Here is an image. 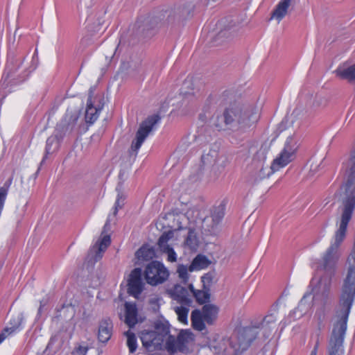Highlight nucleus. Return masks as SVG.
<instances>
[{
	"mask_svg": "<svg viewBox=\"0 0 355 355\" xmlns=\"http://www.w3.org/2000/svg\"><path fill=\"white\" fill-rule=\"evenodd\" d=\"M354 209L355 198L352 197L344 202L339 227L335 232L330 245L322 257L320 267L324 271V275L320 279L319 288L324 297H328L329 295L331 279L336 275L337 264L340 257V246L345 239L347 225Z\"/></svg>",
	"mask_w": 355,
	"mask_h": 355,
	"instance_id": "obj_1",
	"label": "nucleus"
},
{
	"mask_svg": "<svg viewBox=\"0 0 355 355\" xmlns=\"http://www.w3.org/2000/svg\"><path fill=\"white\" fill-rule=\"evenodd\" d=\"M259 119V114L256 107L234 103L225 109L221 116L217 117L214 125L219 130H230L243 133L254 126Z\"/></svg>",
	"mask_w": 355,
	"mask_h": 355,
	"instance_id": "obj_2",
	"label": "nucleus"
},
{
	"mask_svg": "<svg viewBox=\"0 0 355 355\" xmlns=\"http://www.w3.org/2000/svg\"><path fill=\"white\" fill-rule=\"evenodd\" d=\"M348 269L342 287L339 305L336 311V321L332 330L345 333L348 317L355 297V245L347 259Z\"/></svg>",
	"mask_w": 355,
	"mask_h": 355,
	"instance_id": "obj_3",
	"label": "nucleus"
},
{
	"mask_svg": "<svg viewBox=\"0 0 355 355\" xmlns=\"http://www.w3.org/2000/svg\"><path fill=\"white\" fill-rule=\"evenodd\" d=\"M154 330H144L140 339L144 347L150 354H155L163 349V343L170 334L171 325L162 316L154 321Z\"/></svg>",
	"mask_w": 355,
	"mask_h": 355,
	"instance_id": "obj_4",
	"label": "nucleus"
},
{
	"mask_svg": "<svg viewBox=\"0 0 355 355\" xmlns=\"http://www.w3.org/2000/svg\"><path fill=\"white\" fill-rule=\"evenodd\" d=\"M219 308L214 304H205L202 311L194 309L191 314L192 327L197 331H202L206 329V324L214 325L218 318Z\"/></svg>",
	"mask_w": 355,
	"mask_h": 355,
	"instance_id": "obj_5",
	"label": "nucleus"
},
{
	"mask_svg": "<svg viewBox=\"0 0 355 355\" xmlns=\"http://www.w3.org/2000/svg\"><path fill=\"white\" fill-rule=\"evenodd\" d=\"M193 340V334L189 330H181L177 337L169 335L166 340L163 349L168 355H179L180 353L187 354L189 349V343Z\"/></svg>",
	"mask_w": 355,
	"mask_h": 355,
	"instance_id": "obj_6",
	"label": "nucleus"
},
{
	"mask_svg": "<svg viewBox=\"0 0 355 355\" xmlns=\"http://www.w3.org/2000/svg\"><path fill=\"white\" fill-rule=\"evenodd\" d=\"M160 120V116L156 114L148 116L140 123L139 129L136 132V141H133L130 146L129 151L130 156H137L138 150L142 144L149 135L150 132L155 128L156 125L159 123Z\"/></svg>",
	"mask_w": 355,
	"mask_h": 355,
	"instance_id": "obj_7",
	"label": "nucleus"
},
{
	"mask_svg": "<svg viewBox=\"0 0 355 355\" xmlns=\"http://www.w3.org/2000/svg\"><path fill=\"white\" fill-rule=\"evenodd\" d=\"M298 147L297 141L293 136L287 137L283 149L271 164L270 173L279 171L294 160Z\"/></svg>",
	"mask_w": 355,
	"mask_h": 355,
	"instance_id": "obj_8",
	"label": "nucleus"
},
{
	"mask_svg": "<svg viewBox=\"0 0 355 355\" xmlns=\"http://www.w3.org/2000/svg\"><path fill=\"white\" fill-rule=\"evenodd\" d=\"M144 275L147 284L157 286L166 281L169 272L160 261H152L146 265Z\"/></svg>",
	"mask_w": 355,
	"mask_h": 355,
	"instance_id": "obj_9",
	"label": "nucleus"
},
{
	"mask_svg": "<svg viewBox=\"0 0 355 355\" xmlns=\"http://www.w3.org/2000/svg\"><path fill=\"white\" fill-rule=\"evenodd\" d=\"M79 115L78 112L67 110L56 125V137L62 139L66 134L72 132L77 125Z\"/></svg>",
	"mask_w": 355,
	"mask_h": 355,
	"instance_id": "obj_10",
	"label": "nucleus"
},
{
	"mask_svg": "<svg viewBox=\"0 0 355 355\" xmlns=\"http://www.w3.org/2000/svg\"><path fill=\"white\" fill-rule=\"evenodd\" d=\"M141 275L142 270L140 268H135L129 275L127 286L128 293L130 295H132L135 297H138V296L143 291L144 284L142 282Z\"/></svg>",
	"mask_w": 355,
	"mask_h": 355,
	"instance_id": "obj_11",
	"label": "nucleus"
},
{
	"mask_svg": "<svg viewBox=\"0 0 355 355\" xmlns=\"http://www.w3.org/2000/svg\"><path fill=\"white\" fill-rule=\"evenodd\" d=\"M257 334L255 327H246L239 329L237 331L238 348L236 350L241 352L246 350L255 340Z\"/></svg>",
	"mask_w": 355,
	"mask_h": 355,
	"instance_id": "obj_12",
	"label": "nucleus"
},
{
	"mask_svg": "<svg viewBox=\"0 0 355 355\" xmlns=\"http://www.w3.org/2000/svg\"><path fill=\"white\" fill-rule=\"evenodd\" d=\"M158 24L159 20L156 17L148 15L139 17L135 26L138 34L148 37L151 35V31L157 26Z\"/></svg>",
	"mask_w": 355,
	"mask_h": 355,
	"instance_id": "obj_13",
	"label": "nucleus"
},
{
	"mask_svg": "<svg viewBox=\"0 0 355 355\" xmlns=\"http://www.w3.org/2000/svg\"><path fill=\"white\" fill-rule=\"evenodd\" d=\"M345 333L332 330L327 347V355H344L343 343Z\"/></svg>",
	"mask_w": 355,
	"mask_h": 355,
	"instance_id": "obj_14",
	"label": "nucleus"
},
{
	"mask_svg": "<svg viewBox=\"0 0 355 355\" xmlns=\"http://www.w3.org/2000/svg\"><path fill=\"white\" fill-rule=\"evenodd\" d=\"M93 91L89 89V96L87 101V108L85 111V122L89 125L93 124L98 118L102 107H96L92 101Z\"/></svg>",
	"mask_w": 355,
	"mask_h": 355,
	"instance_id": "obj_15",
	"label": "nucleus"
},
{
	"mask_svg": "<svg viewBox=\"0 0 355 355\" xmlns=\"http://www.w3.org/2000/svg\"><path fill=\"white\" fill-rule=\"evenodd\" d=\"M113 323L110 318L101 320L98 326V339L103 343H106L112 334Z\"/></svg>",
	"mask_w": 355,
	"mask_h": 355,
	"instance_id": "obj_16",
	"label": "nucleus"
},
{
	"mask_svg": "<svg viewBox=\"0 0 355 355\" xmlns=\"http://www.w3.org/2000/svg\"><path fill=\"white\" fill-rule=\"evenodd\" d=\"M173 298L182 305L190 306L192 304V300L189 297V291L187 288L180 284L174 286L172 290Z\"/></svg>",
	"mask_w": 355,
	"mask_h": 355,
	"instance_id": "obj_17",
	"label": "nucleus"
},
{
	"mask_svg": "<svg viewBox=\"0 0 355 355\" xmlns=\"http://www.w3.org/2000/svg\"><path fill=\"white\" fill-rule=\"evenodd\" d=\"M110 221L111 220L109 216L101 232L103 236L94 246V248H96L98 249V253L104 252L111 243L110 236L107 234V232L110 230Z\"/></svg>",
	"mask_w": 355,
	"mask_h": 355,
	"instance_id": "obj_18",
	"label": "nucleus"
},
{
	"mask_svg": "<svg viewBox=\"0 0 355 355\" xmlns=\"http://www.w3.org/2000/svg\"><path fill=\"white\" fill-rule=\"evenodd\" d=\"M125 306V322L130 328L134 327L138 322V310L135 303L126 302Z\"/></svg>",
	"mask_w": 355,
	"mask_h": 355,
	"instance_id": "obj_19",
	"label": "nucleus"
},
{
	"mask_svg": "<svg viewBox=\"0 0 355 355\" xmlns=\"http://www.w3.org/2000/svg\"><path fill=\"white\" fill-rule=\"evenodd\" d=\"M335 73L336 76L343 79L347 80L348 82H354L355 81V64L350 65L347 67H338Z\"/></svg>",
	"mask_w": 355,
	"mask_h": 355,
	"instance_id": "obj_20",
	"label": "nucleus"
},
{
	"mask_svg": "<svg viewBox=\"0 0 355 355\" xmlns=\"http://www.w3.org/2000/svg\"><path fill=\"white\" fill-rule=\"evenodd\" d=\"M292 0H281L272 13L271 18L280 21L286 15Z\"/></svg>",
	"mask_w": 355,
	"mask_h": 355,
	"instance_id": "obj_21",
	"label": "nucleus"
},
{
	"mask_svg": "<svg viewBox=\"0 0 355 355\" xmlns=\"http://www.w3.org/2000/svg\"><path fill=\"white\" fill-rule=\"evenodd\" d=\"M225 206L223 204H220L218 207L214 208L211 212L212 225L211 226V230H209V231L213 230L214 227L221 222L225 216Z\"/></svg>",
	"mask_w": 355,
	"mask_h": 355,
	"instance_id": "obj_22",
	"label": "nucleus"
},
{
	"mask_svg": "<svg viewBox=\"0 0 355 355\" xmlns=\"http://www.w3.org/2000/svg\"><path fill=\"white\" fill-rule=\"evenodd\" d=\"M139 260L149 261L155 257L154 249L147 245H142L135 253Z\"/></svg>",
	"mask_w": 355,
	"mask_h": 355,
	"instance_id": "obj_23",
	"label": "nucleus"
},
{
	"mask_svg": "<svg viewBox=\"0 0 355 355\" xmlns=\"http://www.w3.org/2000/svg\"><path fill=\"white\" fill-rule=\"evenodd\" d=\"M209 261L205 255H197L191 262L189 270L191 271L194 270H200L207 268L209 264Z\"/></svg>",
	"mask_w": 355,
	"mask_h": 355,
	"instance_id": "obj_24",
	"label": "nucleus"
},
{
	"mask_svg": "<svg viewBox=\"0 0 355 355\" xmlns=\"http://www.w3.org/2000/svg\"><path fill=\"white\" fill-rule=\"evenodd\" d=\"M24 320V313L22 312H19L12 315L9 322L10 327L8 328L10 329V331L13 333L20 330L21 329V324Z\"/></svg>",
	"mask_w": 355,
	"mask_h": 355,
	"instance_id": "obj_25",
	"label": "nucleus"
},
{
	"mask_svg": "<svg viewBox=\"0 0 355 355\" xmlns=\"http://www.w3.org/2000/svg\"><path fill=\"white\" fill-rule=\"evenodd\" d=\"M193 297L199 304L207 303L210 299V288H204L202 286V290H198V291L194 293Z\"/></svg>",
	"mask_w": 355,
	"mask_h": 355,
	"instance_id": "obj_26",
	"label": "nucleus"
},
{
	"mask_svg": "<svg viewBox=\"0 0 355 355\" xmlns=\"http://www.w3.org/2000/svg\"><path fill=\"white\" fill-rule=\"evenodd\" d=\"M127 337V345L129 349L130 353H135L137 349V340L135 334L130 331H128L125 333Z\"/></svg>",
	"mask_w": 355,
	"mask_h": 355,
	"instance_id": "obj_27",
	"label": "nucleus"
},
{
	"mask_svg": "<svg viewBox=\"0 0 355 355\" xmlns=\"http://www.w3.org/2000/svg\"><path fill=\"white\" fill-rule=\"evenodd\" d=\"M189 306H178L175 309V313L178 315V320L184 324H187V323H188L187 318H188V313L189 311Z\"/></svg>",
	"mask_w": 355,
	"mask_h": 355,
	"instance_id": "obj_28",
	"label": "nucleus"
},
{
	"mask_svg": "<svg viewBox=\"0 0 355 355\" xmlns=\"http://www.w3.org/2000/svg\"><path fill=\"white\" fill-rule=\"evenodd\" d=\"M173 237V232L172 231L164 232L159 238L157 245L161 250L166 249V247L170 246L168 245V241Z\"/></svg>",
	"mask_w": 355,
	"mask_h": 355,
	"instance_id": "obj_29",
	"label": "nucleus"
},
{
	"mask_svg": "<svg viewBox=\"0 0 355 355\" xmlns=\"http://www.w3.org/2000/svg\"><path fill=\"white\" fill-rule=\"evenodd\" d=\"M314 318L317 321L318 329H322L324 327V321L326 319L325 310L324 309L317 310Z\"/></svg>",
	"mask_w": 355,
	"mask_h": 355,
	"instance_id": "obj_30",
	"label": "nucleus"
},
{
	"mask_svg": "<svg viewBox=\"0 0 355 355\" xmlns=\"http://www.w3.org/2000/svg\"><path fill=\"white\" fill-rule=\"evenodd\" d=\"M197 241L198 239L195 232L192 230H190L185 239V244L190 248H194L196 246H197Z\"/></svg>",
	"mask_w": 355,
	"mask_h": 355,
	"instance_id": "obj_31",
	"label": "nucleus"
},
{
	"mask_svg": "<svg viewBox=\"0 0 355 355\" xmlns=\"http://www.w3.org/2000/svg\"><path fill=\"white\" fill-rule=\"evenodd\" d=\"M191 10V7L190 6L178 8L177 11L178 20H184L187 19L190 15Z\"/></svg>",
	"mask_w": 355,
	"mask_h": 355,
	"instance_id": "obj_32",
	"label": "nucleus"
},
{
	"mask_svg": "<svg viewBox=\"0 0 355 355\" xmlns=\"http://www.w3.org/2000/svg\"><path fill=\"white\" fill-rule=\"evenodd\" d=\"M214 278V275L213 272H207L206 274H205L202 277H201V281H202V286L204 288H209L210 287V284H211L213 279Z\"/></svg>",
	"mask_w": 355,
	"mask_h": 355,
	"instance_id": "obj_33",
	"label": "nucleus"
},
{
	"mask_svg": "<svg viewBox=\"0 0 355 355\" xmlns=\"http://www.w3.org/2000/svg\"><path fill=\"white\" fill-rule=\"evenodd\" d=\"M177 272L178 273L179 277L186 284L189 279L187 268L184 265H180L178 268Z\"/></svg>",
	"mask_w": 355,
	"mask_h": 355,
	"instance_id": "obj_34",
	"label": "nucleus"
},
{
	"mask_svg": "<svg viewBox=\"0 0 355 355\" xmlns=\"http://www.w3.org/2000/svg\"><path fill=\"white\" fill-rule=\"evenodd\" d=\"M163 252L168 254L167 260L170 262H175L177 260L176 253L173 248L171 246L166 247V249L162 250Z\"/></svg>",
	"mask_w": 355,
	"mask_h": 355,
	"instance_id": "obj_35",
	"label": "nucleus"
},
{
	"mask_svg": "<svg viewBox=\"0 0 355 355\" xmlns=\"http://www.w3.org/2000/svg\"><path fill=\"white\" fill-rule=\"evenodd\" d=\"M276 322V317L274 314L267 315L261 322L262 327H270L271 324H275Z\"/></svg>",
	"mask_w": 355,
	"mask_h": 355,
	"instance_id": "obj_36",
	"label": "nucleus"
},
{
	"mask_svg": "<svg viewBox=\"0 0 355 355\" xmlns=\"http://www.w3.org/2000/svg\"><path fill=\"white\" fill-rule=\"evenodd\" d=\"M123 200H124V199H122V195L119 193L117 196L116 200L114 204V212H113L114 216H116L117 214L119 209L121 208L122 206L123 205Z\"/></svg>",
	"mask_w": 355,
	"mask_h": 355,
	"instance_id": "obj_37",
	"label": "nucleus"
},
{
	"mask_svg": "<svg viewBox=\"0 0 355 355\" xmlns=\"http://www.w3.org/2000/svg\"><path fill=\"white\" fill-rule=\"evenodd\" d=\"M52 142H53V139H51V138L47 139L46 145V148H45L46 155L42 158V160L40 162V166H42L44 163L46 159L47 158V155L50 153V150H51L50 146L52 144Z\"/></svg>",
	"mask_w": 355,
	"mask_h": 355,
	"instance_id": "obj_38",
	"label": "nucleus"
},
{
	"mask_svg": "<svg viewBox=\"0 0 355 355\" xmlns=\"http://www.w3.org/2000/svg\"><path fill=\"white\" fill-rule=\"evenodd\" d=\"M13 332L10 331V329L6 327L3 329L0 334V344L8 337V336L12 334Z\"/></svg>",
	"mask_w": 355,
	"mask_h": 355,
	"instance_id": "obj_39",
	"label": "nucleus"
},
{
	"mask_svg": "<svg viewBox=\"0 0 355 355\" xmlns=\"http://www.w3.org/2000/svg\"><path fill=\"white\" fill-rule=\"evenodd\" d=\"M150 304L153 306V309L154 311H157L159 309V299L156 297H153L150 299L149 300Z\"/></svg>",
	"mask_w": 355,
	"mask_h": 355,
	"instance_id": "obj_40",
	"label": "nucleus"
},
{
	"mask_svg": "<svg viewBox=\"0 0 355 355\" xmlns=\"http://www.w3.org/2000/svg\"><path fill=\"white\" fill-rule=\"evenodd\" d=\"M266 176V175L263 173V168L261 167L259 170V174L258 177H257L255 178L254 182H258V181L262 180L263 178H264Z\"/></svg>",
	"mask_w": 355,
	"mask_h": 355,
	"instance_id": "obj_41",
	"label": "nucleus"
},
{
	"mask_svg": "<svg viewBox=\"0 0 355 355\" xmlns=\"http://www.w3.org/2000/svg\"><path fill=\"white\" fill-rule=\"evenodd\" d=\"M46 304V303L43 301H40V307L38 309V312H37V315H40L41 313H42V309L43 308V306Z\"/></svg>",
	"mask_w": 355,
	"mask_h": 355,
	"instance_id": "obj_42",
	"label": "nucleus"
},
{
	"mask_svg": "<svg viewBox=\"0 0 355 355\" xmlns=\"http://www.w3.org/2000/svg\"><path fill=\"white\" fill-rule=\"evenodd\" d=\"M189 288L190 291L192 293L193 296L194 295V293H195L196 291H198V290H197V289H195V288H194V287H193V284H190L189 285Z\"/></svg>",
	"mask_w": 355,
	"mask_h": 355,
	"instance_id": "obj_43",
	"label": "nucleus"
},
{
	"mask_svg": "<svg viewBox=\"0 0 355 355\" xmlns=\"http://www.w3.org/2000/svg\"><path fill=\"white\" fill-rule=\"evenodd\" d=\"M318 347H319V340H317L312 351H315V352L317 354Z\"/></svg>",
	"mask_w": 355,
	"mask_h": 355,
	"instance_id": "obj_44",
	"label": "nucleus"
},
{
	"mask_svg": "<svg viewBox=\"0 0 355 355\" xmlns=\"http://www.w3.org/2000/svg\"><path fill=\"white\" fill-rule=\"evenodd\" d=\"M79 350L81 352H84V353H86L87 351V347H79Z\"/></svg>",
	"mask_w": 355,
	"mask_h": 355,
	"instance_id": "obj_45",
	"label": "nucleus"
},
{
	"mask_svg": "<svg viewBox=\"0 0 355 355\" xmlns=\"http://www.w3.org/2000/svg\"><path fill=\"white\" fill-rule=\"evenodd\" d=\"M310 355H317V354L315 352V351H311Z\"/></svg>",
	"mask_w": 355,
	"mask_h": 355,
	"instance_id": "obj_46",
	"label": "nucleus"
},
{
	"mask_svg": "<svg viewBox=\"0 0 355 355\" xmlns=\"http://www.w3.org/2000/svg\"><path fill=\"white\" fill-rule=\"evenodd\" d=\"M40 170V167L38 168V169H37V171L36 172V174H37L39 173Z\"/></svg>",
	"mask_w": 355,
	"mask_h": 355,
	"instance_id": "obj_47",
	"label": "nucleus"
},
{
	"mask_svg": "<svg viewBox=\"0 0 355 355\" xmlns=\"http://www.w3.org/2000/svg\"><path fill=\"white\" fill-rule=\"evenodd\" d=\"M207 222V219L205 218L203 221V223L205 224V223Z\"/></svg>",
	"mask_w": 355,
	"mask_h": 355,
	"instance_id": "obj_48",
	"label": "nucleus"
}]
</instances>
